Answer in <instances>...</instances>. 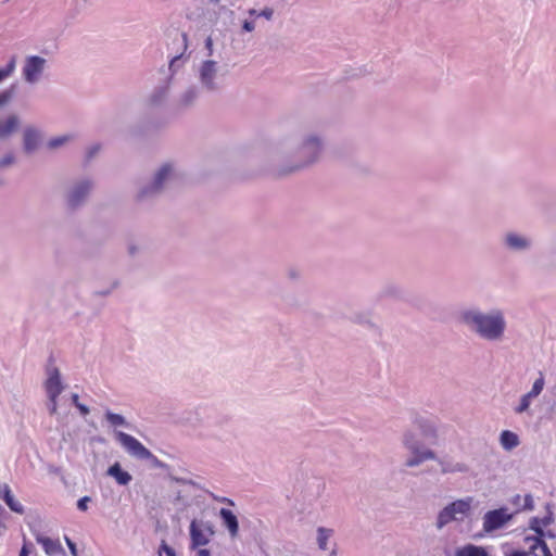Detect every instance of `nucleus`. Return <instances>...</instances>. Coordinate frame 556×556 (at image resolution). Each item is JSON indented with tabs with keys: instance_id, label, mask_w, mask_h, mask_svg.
<instances>
[{
	"instance_id": "obj_1",
	"label": "nucleus",
	"mask_w": 556,
	"mask_h": 556,
	"mask_svg": "<svg viewBox=\"0 0 556 556\" xmlns=\"http://www.w3.org/2000/svg\"><path fill=\"white\" fill-rule=\"evenodd\" d=\"M325 146L326 138L319 130L306 127L293 130L278 142L276 154L290 160L277 166L275 174L287 176L316 164L321 159Z\"/></svg>"
},
{
	"instance_id": "obj_2",
	"label": "nucleus",
	"mask_w": 556,
	"mask_h": 556,
	"mask_svg": "<svg viewBox=\"0 0 556 556\" xmlns=\"http://www.w3.org/2000/svg\"><path fill=\"white\" fill-rule=\"evenodd\" d=\"M459 320L479 339L486 342H501L505 338L507 320L500 307L482 311L471 306L460 311Z\"/></svg>"
},
{
	"instance_id": "obj_3",
	"label": "nucleus",
	"mask_w": 556,
	"mask_h": 556,
	"mask_svg": "<svg viewBox=\"0 0 556 556\" xmlns=\"http://www.w3.org/2000/svg\"><path fill=\"white\" fill-rule=\"evenodd\" d=\"M228 70L214 60L200 62L195 71L199 86L205 94H219L226 86Z\"/></svg>"
},
{
	"instance_id": "obj_4",
	"label": "nucleus",
	"mask_w": 556,
	"mask_h": 556,
	"mask_svg": "<svg viewBox=\"0 0 556 556\" xmlns=\"http://www.w3.org/2000/svg\"><path fill=\"white\" fill-rule=\"evenodd\" d=\"M177 179V170L172 163L162 164L151 181L142 185L137 193L138 201H150L160 197Z\"/></svg>"
},
{
	"instance_id": "obj_5",
	"label": "nucleus",
	"mask_w": 556,
	"mask_h": 556,
	"mask_svg": "<svg viewBox=\"0 0 556 556\" xmlns=\"http://www.w3.org/2000/svg\"><path fill=\"white\" fill-rule=\"evenodd\" d=\"M116 441L125 448V451L134 458L140 460H148L151 468L156 469H168L169 466L159 459L152 452L147 448L140 441L135 437L125 433L123 431H115L114 433Z\"/></svg>"
},
{
	"instance_id": "obj_6",
	"label": "nucleus",
	"mask_w": 556,
	"mask_h": 556,
	"mask_svg": "<svg viewBox=\"0 0 556 556\" xmlns=\"http://www.w3.org/2000/svg\"><path fill=\"white\" fill-rule=\"evenodd\" d=\"M94 189V180L90 177H79L72 180L64 193L67 208L76 211L83 207Z\"/></svg>"
},
{
	"instance_id": "obj_7",
	"label": "nucleus",
	"mask_w": 556,
	"mask_h": 556,
	"mask_svg": "<svg viewBox=\"0 0 556 556\" xmlns=\"http://www.w3.org/2000/svg\"><path fill=\"white\" fill-rule=\"evenodd\" d=\"M472 502L473 498L471 496H467L465 498L456 500L443 507L437 516L435 528L438 530H442L452 521H463L465 517L470 514Z\"/></svg>"
},
{
	"instance_id": "obj_8",
	"label": "nucleus",
	"mask_w": 556,
	"mask_h": 556,
	"mask_svg": "<svg viewBox=\"0 0 556 556\" xmlns=\"http://www.w3.org/2000/svg\"><path fill=\"white\" fill-rule=\"evenodd\" d=\"M191 548H198L210 543L214 528L210 521L193 519L190 523Z\"/></svg>"
},
{
	"instance_id": "obj_9",
	"label": "nucleus",
	"mask_w": 556,
	"mask_h": 556,
	"mask_svg": "<svg viewBox=\"0 0 556 556\" xmlns=\"http://www.w3.org/2000/svg\"><path fill=\"white\" fill-rule=\"evenodd\" d=\"M514 517V514H509L506 507L489 510L483 516V530L486 533H491L503 528Z\"/></svg>"
},
{
	"instance_id": "obj_10",
	"label": "nucleus",
	"mask_w": 556,
	"mask_h": 556,
	"mask_svg": "<svg viewBox=\"0 0 556 556\" xmlns=\"http://www.w3.org/2000/svg\"><path fill=\"white\" fill-rule=\"evenodd\" d=\"M502 244L509 252L525 253L531 250L533 241L529 236L508 231L503 236Z\"/></svg>"
},
{
	"instance_id": "obj_11",
	"label": "nucleus",
	"mask_w": 556,
	"mask_h": 556,
	"mask_svg": "<svg viewBox=\"0 0 556 556\" xmlns=\"http://www.w3.org/2000/svg\"><path fill=\"white\" fill-rule=\"evenodd\" d=\"M47 379L43 383L47 396H60L64 391L65 386L61 379V372L56 366L53 365L52 357L49 358V363L46 367Z\"/></svg>"
},
{
	"instance_id": "obj_12",
	"label": "nucleus",
	"mask_w": 556,
	"mask_h": 556,
	"mask_svg": "<svg viewBox=\"0 0 556 556\" xmlns=\"http://www.w3.org/2000/svg\"><path fill=\"white\" fill-rule=\"evenodd\" d=\"M46 64L47 60L41 56H27L23 66V77L25 81L31 85L37 84L40 80Z\"/></svg>"
},
{
	"instance_id": "obj_13",
	"label": "nucleus",
	"mask_w": 556,
	"mask_h": 556,
	"mask_svg": "<svg viewBox=\"0 0 556 556\" xmlns=\"http://www.w3.org/2000/svg\"><path fill=\"white\" fill-rule=\"evenodd\" d=\"M41 143V132L39 129L27 126L23 132V149L26 154H33Z\"/></svg>"
},
{
	"instance_id": "obj_14",
	"label": "nucleus",
	"mask_w": 556,
	"mask_h": 556,
	"mask_svg": "<svg viewBox=\"0 0 556 556\" xmlns=\"http://www.w3.org/2000/svg\"><path fill=\"white\" fill-rule=\"evenodd\" d=\"M409 452L413 455H412V457L407 458L406 463H405V466L409 467V468L417 467L420 464H422L424 462L429 460V459H433V460L437 459V454L432 450L426 448L422 445L416 447V451H409Z\"/></svg>"
},
{
	"instance_id": "obj_15",
	"label": "nucleus",
	"mask_w": 556,
	"mask_h": 556,
	"mask_svg": "<svg viewBox=\"0 0 556 556\" xmlns=\"http://www.w3.org/2000/svg\"><path fill=\"white\" fill-rule=\"evenodd\" d=\"M202 93L204 92L200 86L188 87L177 99V106L179 109L193 106Z\"/></svg>"
},
{
	"instance_id": "obj_16",
	"label": "nucleus",
	"mask_w": 556,
	"mask_h": 556,
	"mask_svg": "<svg viewBox=\"0 0 556 556\" xmlns=\"http://www.w3.org/2000/svg\"><path fill=\"white\" fill-rule=\"evenodd\" d=\"M440 467H441V473H467L469 472V466L462 462H455L452 458H437L435 459Z\"/></svg>"
},
{
	"instance_id": "obj_17",
	"label": "nucleus",
	"mask_w": 556,
	"mask_h": 556,
	"mask_svg": "<svg viewBox=\"0 0 556 556\" xmlns=\"http://www.w3.org/2000/svg\"><path fill=\"white\" fill-rule=\"evenodd\" d=\"M36 541L37 543L42 545L45 553L49 556L65 554L64 548L62 547L60 541L58 540H52L48 536L37 534Z\"/></svg>"
},
{
	"instance_id": "obj_18",
	"label": "nucleus",
	"mask_w": 556,
	"mask_h": 556,
	"mask_svg": "<svg viewBox=\"0 0 556 556\" xmlns=\"http://www.w3.org/2000/svg\"><path fill=\"white\" fill-rule=\"evenodd\" d=\"M0 498L4 501L12 511L21 515L24 514V506L15 500L10 486L5 483L0 484Z\"/></svg>"
},
{
	"instance_id": "obj_19",
	"label": "nucleus",
	"mask_w": 556,
	"mask_h": 556,
	"mask_svg": "<svg viewBox=\"0 0 556 556\" xmlns=\"http://www.w3.org/2000/svg\"><path fill=\"white\" fill-rule=\"evenodd\" d=\"M219 518L222 519L223 525L229 531L231 538H236L239 532V522L237 516L227 508H222L219 510Z\"/></svg>"
},
{
	"instance_id": "obj_20",
	"label": "nucleus",
	"mask_w": 556,
	"mask_h": 556,
	"mask_svg": "<svg viewBox=\"0 0 556 556\" xmlns=\"http://www.w3.org/2000/svg\"><path fill=\"white\" fill-rule=\"evenodd\" d=\"M106 473L114 478L119 485H127L132 479L131 475L124 470L119 463H114L110 466Z\"/></svg>"
},
{
	"instance_id": "obj_21",
	"label": "nucleus",
	"mask_w": 556,
	"mask_h": 556,
	"mask_svg": "<svg viewBox=\"0 0 556 556\" xmlns=\"http://www.w3.org/2000/svg\"><path fill=\"white\" fill-rule=\"evenodd\" d=\"M552 521H553V516L551 513L543 518L532 517L530 519L529 528L536 533L535 538L543 539L546 535L543 528L551 525Z\"/></svg>"
},
{
	"instance_id": "obj_22",
	"label": "nucleus",
	"mask_w": 556,
	"mask_h": 556,
	"mask_svg": "<svg viewBox=\"0 0 556 556\" xmlns=\"http://www.w3.org/2000/svg\"><path fill=\"white\" fill-rule=\"evenodd\" d=\"M20 119L17 115H10L4 122L0 121V139H8L18 127Z\"/></svg>"
},
{
	"instance_id": "obj_23",
	"label": "nucleus",
	"mask_w": 556,
	"mask_h": 556,
	"mask_svg": "<svg viewBox=\"0 0 556 556\" xmlns=\"http://www.w3.org/2000/svg\"><path fill=\"white\" fill-rule=\"evenodd\" d=\"M500 443L504 450L511 451L519 445L520 441L515 432L504 430L500 435Z\"/></svg>"
},
{
	"instance_id": "obj_24",
	"label": "nucleus",
	"mask_w": 556,
	"mask_h": 556,
	"mask_svg": "<svg viewBox=\"0 0 556 556\" xmlns=\"http://www.w3.org/2000/svg\"><path fill=\"white\" fill-rule=\"evenodd\" d=\"M334 531L330 528L318 527L316 530V542L321 551L328 549V542L333 536Z\"/></svg>"
},
{
	"instance_id": "obj_25",
	"label": "nucleus",
	"mask_w": 556,
	"mask_h": 556,
	"mask_svg": "<svg viewBox=\"0 0 556 556\" xmlns=\"http://www.w3.org/2000/svg\"><path fill=\"white\" fill-rule=\"evenodd\" d=\"M455 556H490L486 549L482 546L467 544L455 551Z\"/></svg>"
},
{
	"instance_id": "obj_26",
	"label": "nucleus",
	"mask_w": 556,
	"mask_h": 556,
	"mask_svg": "<svg viewBox=\"0 0 556 556\" xmlns=\"http://www.w3.org/2000/svg\"><path fill=\"white\" fill-rule=\"evenodd\" d=\"M168 89L167 85L157 86L151 93L149 102L154 106L161 105L168 96Z\"/></svg>"
},
{
	"instance_id": "obj_27",
	"label": "nucleus",
	"mask_w": 556,
	"mask_h": 556,
	"mask_svg": "<svg viewBox=\"0 0 556 556\" xmlns=\"http://www.w3.org/2000/svg\"><path fill=\"white\" fill-rule=\"evenodd\" d=\"M352 321L368 329H377V325L374 323L371 315L368 312L355 313L352 317Z\"/></svg>"
},
{
	"instance_id": "obj_28",
	"label": "nucleus",
	"mask_w": 556,
	"mask_h": 556,
	"mask_svg": "<svg viewBox=\"0 0 556 556\" xmlns=\"http://www.w3.org/2000/svg\"><path fill=\"white\" fill-rule=\"evenodd\" d=\"M73 139H74V135H71V134L58 136V137L51 138L47 142V147L50 150H56V149L67 144L68 142H71Z\"/></svg>"
},
{
	"instance_id": "obj_29",
	"label": "nucleus",
	"mask_w": 556,
	"mask_h": 556,
	"mask_svg": "<svg viewBox=\"0 0 556 556\" xmlns=\"http://www.w3.org/2000/svg\"><path fill=\"white\" fill-rule=\"evenodd\" d=\"M105 419L111 426L114 427H129V424L127 422L124 416L113 413L111 410H108L105 413Z\"/></svg>"
},
{
	"instance_id": "obj_30",
	"label": "nucleus",
	"mask_w": 556,
	"mask_h": 556,
	"mask_svg": "<svg viewBox=\"0 0 556 556\" xmlns=\"http://www.w3.org/2000/svg\"><path fill=\"white\" fill-rule=\"evenodd\" d=\"M533 540L535 544L531 547L532 551L540 549V554L536 556H553L546 542L541 538H527L526 541Z\"/></svg>"
},
{
	"instance_id": "obj_31",
	"label": "nucleus",
	"mask_w": 556,
	"mask_h": 556,
	"mask_svg": "<svg viewBox=\"0 0 556 556\" xmlns=\"http://www.w3.org/2000/svg\"><path fill=\"white\" fill-rule=\"evenodd\" d=\"M420 430L422 435L430 442H434L438 438L435 427L429 421L420 422Z\"/></svg>"
},
{
	"instance_id": "obj_32",
	"label": "nucleus",
	"mask_w": 556,
	"mask_h": 556,
	"mask_svg": "<svg viewBox=\"0 0 556 556\" xmlns=\"http://www.w3.org/2000/svg\"><path fill=\"white\" fill-rule=\"evenodd\" d=\"M403 444L408 451H416V447L421 446V442L416 439L412 431H406L403 434Z\"/></svg>"
},
{
	"instance_id": "obj_33",
	"label": "nucleus",
	"mask_w": 556,
	"mask_h": 556,
	"mask_svg": "<svg viewBox=\"0 0 556 556\" xmlns=\"http://www.w3.org/2000/svg\"><path fill=\"white\" fill-rule=\"evenodd\" d=\"M535 399L530 393H526L521 396L519 404L514 408V412L518 415L529 412L532 400Z\"/></svg>"
},
{
	"instance_id": "obj_34",
	"label": "nucleus",
	"mask_w": 556,
	"mask_h": 556,
	"mask_svg": "<svg viewBox=\"0 0 556 556\" xmlns=\"http://www.w3.org/2000/svg\"><path fill=\"white\" fill-rule=\"evenodd\" d=\"M545 386V378L542 371H539V377L534 380L531 390L528 392L532 396L538 397L543 391Z\"/></svg>"
},
{
	"instance_id": "obj_35",
	"label": "nucleus",
	"mask_w": 556,
	"mask_h": 556,
	"mask_svg": "<svg viewBox=\"0 0 556 556\" xmlns=\"http://www.w3.org/2000/svg\"><path fill=\"white\" fill-rule=\"evenodd\" d=\"M71 399L72 403L79 409L83 416H86L90 413L89 407L79 402V396L77 393H73Z\"/></svg>"
},
{
	"instance_id": "obj_36",
	"label": "nucleus",
	"mask_w": 556,
	"mask_h": 556,
	"mask_svg": "<svg viewBox=\"0 0 556 556\" xmlns=\"http://www.w3.org/2000/svg\"><path fill=\"white\" fill-rule=\"evenodd\" d=\"M14 93V86L0 93V108L9 103Z\"/></svg>"
},
{
	"instance_id": "obj_37",
	"label": "nucleus",
	"mask_w": 556,
	"mask_h": 556,
	"mask_svg": "<svg viewBox=\"0 0 556 556\" xmlns=\"http://www.w3.org/2000/svg\"><path fill=\"white\" fill-rule=\"evenodd\" d=\"M401 289L395 285H388L384 287L382 293L386 296H400L401 295Z\"/></svg>"
},
{
	"instance_id": "obj_38",
	"label": "nucleus",
	"mask_w": 556,
	"mask_h": 556,
	"mask_svg": "<svg viewBox=\"0 0 556 556\" xmlns=\"http://www.w3.org/2000/svg\"><path fill=\"white\" fill-rule=\"evenodd\" d=\"M100 150L101 146L99 143L90 146L86 151V162H90L93 157H96Z\"/></svg>"
},
{
	"instance_id": "obj_39",
	"label": "nucleus",
	"mask_w": 556,
	"mask_h": 556,
	"mask_svg": "<svg viewBox=\"0 0 556 556\" xmlns=\"http://www.w3.org/2000/svg\"><path fill=\"white\" fill-rule=\"evenodd\" d=\"M47 408L50 415H55L58 413V399L59 396H47Z\"/></svg>"
},
{
	"instance_id": "obj_40",
	"label": "nucleus",
	"mask_w": 556,
	"mask_h": 556,
	"mask_svg": "<svg viewBox=\"0 0 556 556\" xmlns=\"http://www.w3.org/2000/svg\"><path fill=\"white\" fill-rule=\"evenodd\" d=\"M15 161L14 154L12 152L7 153L0 159V169L5 168L12 165Z\"/></svg>"
},
{
	"instance_id": "obj_41",
	"label": "nucleus",
	"mask_w": 556,
	"mask_h": 556,
	"mask_svg": "<svg viewBox=\"0 0 556 556\" xmlns=\"http://www.w3.org/2000/svg\"><path fill=\"white\" fill-rule=\"evenodd\" d=\"M16 66V56L13 55L5 67L1 68L3 73H5V76L9 77L15 70Z\"/></svg>"
},
{
	"instance_id": "obj_42",
	"label": "nucleus",
	"mask_w": 556,
	"mask_h": 556,
	"mask_svg": "<svg viewBox=\"0 0 556 556\" xmlns=\"http://www.w3.org/2000/svg\"><path fill=\"white\" fill-rule=\"evenodd\" d=\"M16 66V56L13 55L5 67L1 68L3 73H5V76L9 77L15 70Z\"/></svg>"
},
{
	"instance_id": "obj_43",
	"label": "nucleus",
	"mask_w": 556,
	"mask_h": 556,
	"mask_svg": "<svg viewBox=\"0 0 556 556\" xmlns=\"http://www.w3.org/2000/svg\"><path fill=\"white\" fill-rule=\"evenodd\" d=\"M523 510H532L534 508L533 498L531 494H527L522 497V506Z\"/></svg>"
},
{
	"instance_id": "obj_44",
	"label": "nucleus",
	"mask_w": 556,
	"mask_h": 556,
	"mask_svg": "<svg viewBox=\"0 0 556 556\" xmlns=\"http://www.w3.org/2000/svg\"><path fill=\"white\" fill-rule=\"evenodd\" d=\"M91 501L89 496H84L77 501V508L80 511H86L88 509V503Z\"/></svg>"
},
{
	"instance_id": "obj_45",
	"label": "nucleus",
	"mask_w": 556,
	"mask_h": 556,
	"mask_svg": "<svg viewBox=\"0 0 556 556\" xmlns=\"http://www.w3.org/2000/svg\"><path fill=\"white\" fill-rule=\"evenodd\" d=\"M117 286H118V282H117V281H114L111 288H109V289H103V290H98V291H96V292H94V295H98V296H108V295H110V294L112 293V291H113L114 289H116V288H117Z\"/></svg>"
},
{
	"instance_id": "obj_46",
	"label": "nucleus",
	"mask_w": 556,
	"mask_h": 556,
	"mask_svg": "<svg viewBox=\"0 0 556 556\" xmlns=\"http://www.w3.org/2000/svg\"><path fill=\"white\" fill-rule=\"evenodd\" d=\"M510 503H511L514 506L518 507V508H517V510H516V513H518V511L522 510V508H521V506H522V496H521L520 494H516V495H514V496L511 497V500H510Z\"/></svg>"
},
{
	"instance_id": "obj_47",
	"label": "nucleus",
	"mask_w": 556,
	"mask_h": 556,
	"mask_svg": "<svg viewBox=\"0 0 556 556\" xmlns=\"http://www.w3.org/2000/svg\"><path fill=\"white\" fill-rule=\"evenodd\" d=\"M300 276H301V273L296 268H289L287 270V277L290 280H298L300 278Z\"/></svg>"
},
{
	"instance_id": "obj_48",
	"label": "nucleus",
	"mask_w": 556,
	"mask_h": 556,
	"mask_svg": "<svg viewBox=\"0 0 556 556\" xmlns=\"http://www.w3.org/2000/svg\"><path fill=\"white\" fill-rule=\"evenodd\" d=\"M169 478L177 482V483H180V484H190V485H197L195 482L193 480H190V479H186V478H179V477H174V476H169Z\"/></svg>"
},
{
	"instance_id": "obj_49",
	"label": "nucleus",
	"mask_w": 556,
	"mask_h": 556,
	"mask_svg": "<svg viewBox=\"0 0 556 556\" xmlns=\"http://www.w3.org/2000/svg\"><path fill=\"white\" fill-rule=\"evenodd\" d=\"M274 15V10L271 8H265L258 12L257 16L265 17L266 20H271Z\"/></svg>"
},
{
	"instance_id": "obj_50",
	"label": "nucleus",
	"mask_w": 556,
	"mask_h": 556,
	"mask_svg": "<svg viewBox=\"0 0 556 556\" xmlns=\"http://www.w3.org/2000/svg\"><path fill=\"white\" fill-rule=\"evenodd\" d=\"M161 551L164 552L166 556H176L175 549L168 546L165 542H162Z\"/></svg>"
},
{
	"instance_id": "obj_51",
	"label": "nucleus",
	"mask_w": 556,
	"mask_h": 556,
	"mask_svg": "<svg viewBox=\"0 0 556 556\" xmlns=\"http://www.w3.org/2000/svg\"><path fill=\"white\" fill-rule=\"evenodd\" d=\"M65 542L71 551L72 556H78L76 544L67 536H65Z\"/></svg>"
},
{
	"instance_id": "obj_52",
	"label": "nucleus",
	"mask_w": 556,
	"mask_h": 556,
	"mask_svg": "<svg viewBox=\"0 0 556 556\" xmlns=\"http://www.w3.org/2000/svg\"><path fill=\"white\" fill-rule=\"evenodd\" d=\"M211 496H212V498L214 501H217V502H220V503H225V504H227L229 506H233L235 505L233 501L228 498V497H220V496H217V495H215L213 493L211 494Z\"/></svg>"
},
{
	"instance_id": "obj_53",
	"label": "nucleus",
	"mask_w": 556,
	"mask_h": 556,
	"mask_svg": "<svg viewBox=\"0 0 556 556\" xmlns=\"http://www.w3.org/2000/svg\"><path fill=\"white\" fill-rule=\"evenodd\" d=\"M254 28H255V24H254V22H252V21H247V20H245V21L243 22V24H242V29H243L244 31H249V33H250V31H253V30H254Z\"/></svg>"
},
{
	"instance_id": "obj_54",
	"label": "nucleus",
	"mask_w": 556,
	"mask_h": 556,
	"mask_svg": "<svg viewBox=\"0 0 556 556\" xmlns=\"http://www.w3.org/2000/svg\"><path fill=\"white\" fill-rule=\"evenodd\" d=\"M205 49L207 50V55L212 56V54H213V39L211 37H207L205 39Z\"/></svg>"
},
{
	"instance_id": "obj_55",
	"label": "nucleus",
	"mask_w": 556,
	"mask_h": 556,
	"mask_svg": "<svg viewBox=\"0 0 556 556\" xmlns=\"http://www.w3.org/2000/svg\"><path fill=\"white\" fill-rule=\"evenodd\" d=\"M31 544L24 543L18 556H29Z\"/></svg>"
},
{
	"instance_id": "obj_56",
	"label": "nucleus",
	"mask_w": 556,
	"mask_h": 556,
	"mask_svg": "<svg viewBox=\"0 0 556 556\" xmlns=\"http://www.w3.org/2000/svg\"><path fill=\"white\" fill-rule=\"evenodd\" d=\"M139 251H140V248H139L138 245H136V244H134V243H130V244L128 245V254H129L130 256H135V255H137V253H138Z\"/></svg>"
},
{
	"instance_id": "obj_57",
	"label": "nucleus",
	"mask_w": 556,
	"mask_h": 556,
	"mask_svg": "<svg viewBox=\"0 0 556 556\" xmlns=\"http://www.w3.org/2000/svg\"><path fill=\"white\" fill-rule=\"evenodd\" d=\"M179 61H180V56L173 58L169 63V68L174 71L175 67L178 65Z\"/></svg>"
},
{
	"instance_id": "obj_58",
	"label": "nucleus",
	"mask_w": 556,
	"mask_h": 556,
	"mask_svg": "<svg viewBox=\"0 0 556 556\" xmlns=\"http://www.w3.org/2000/svg\"><path fill=\"white\" fill-rule=\"evenodd\" d=\"M197 556H211V552L206 548H200L197 552Z\"/></svg>"
},
{
	"instance_id": "obj_59",
	"label": "nucleus",
	"mask_w": 556,
	"mask_h": 556,
	"mask_svg": "<svg viewBox=\"0 0 556 556\" xmlns=\"http://www.w3.org/2000/svg\"><path fill=\"white\" fill-rule=\"evenodd\" d=\"M507 556H528V553L525 551H515Z\"/></svg>"
},
{
	"instance_id": "obj_60",
	"label": "nucleus",
	"mask_w": 556,
	"mask_h": 556,
	"mask_svg": "<svg viewBox=\"0 0 556 556\" xmlns=\"http://www.w3.org/2000/svg\"><path fill=\"white\" fill-rule=\"evenodd\" d=\"M549 410L553 415L556 416V399L553 400L551 406H549Z\"/></svg>"
},
{
	"instance_id": "obj_61",
	"label": "nucleus",
	"mask_w": 556,
	"mask_h": 556,
	"mask_svg": "<svg viewBox=\"0 0 556 556\" xmlns=\"http://www.w3.org/2000/svg\"><path fill=\"white\" fill-rule=\"evenodd\" d=\"M549 393L552 394V396L554 399H556V383L554 386L551 387L549 389Z\"/></svg>"
},
{
	"instance_id": "obj_62",
	"label": "nucleus",
	"mask_w": 556,
	"mask_h": 556,
	"mask_svg": "<svg viewBox=\"0 0 556 556\" xmlns=\"http://www.w3.org/2000/svg\"><path fill=\"white\" fill-rule=\"evenodd\" d=\"M285 301H286V303H287L288 305H296V303H295V302L293 301V299H292V298H290V296H287V298L285 299Z\"/></svg>"
},
{
	"instance_id": "obj_63",
	"label": "nucleus",
	"mask_w": 556,
	"mask_h": 556,
	"mask_svg": "<svg viewBox=\"0 0 556 556\" xmlns=\"http://www.w3.org/2000/svg\"><path fill=\"white\" fill-rule=\"evenodd\" d=\"M258 12L255 10V9H250L249 10V15L250 16H257Z\"/></svg>"
},
{
	"instance_id": "obj_64",
	"label": "nucleus",
	"mask_w": 556,
	"mask_h": 556,
	"mask_svg": "<svg viewBox=\"0 0 556 556\" xmlns=\"http://www.w3.org/2000/svg\"><path fill=\"white\" fill-rule=\"evenodd\" d=\"M5 78H7L5 73H3V71L0 68V81Z\"/></svg>"
}]
</instances>
